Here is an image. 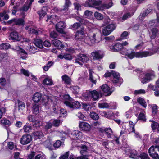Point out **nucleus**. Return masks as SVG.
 <instances>
[{
  "label": "nucleus",
  "mask_w": 159,
  "mask_h": 159,
  "mask_svg": "<svg viewBox=\"0 0 159 159\" xmlns=\"http://www.w3.org/2000/svg\"><path fill=\"white\" fill-rule=\"evenodd\" d=\"M125 48H123L121 50V54L127 56L129 58L131 59L134 58V57L137 58L146 57L153 54L156 52V50L155 49L141 52H135L131 49L127 50V51H125Z\"/></svg>",
  "instance_id": "f257e3e1"
},
{
  "label": "nucleus",
  "mask_w": 159,
  "mask_h": 159,
  "mask_svg": "<svg viewBox=\"0 0 159 159\" xmlns=\"http://www.w3.org/2000/svg\"><path fill=\"white\" fill-rule=\"evenodd\" d=\"M100 33L99 30L96 28L91 29L88 34V39L92 44L98 42L100 40Z\"/></svg>",
  "instance_id": "f03ea898"
},
{
  "label": "nucleus",
  "mask_w": 159,
  "mask_h": 159,
  "mask_svg": "<svg viewBox=\"0 0 159 159\" xmlns=\"http://www.w3.org/2000/svg\"><path fill=\"white\" fill-rule=\"evenodd\" d=\"M101 96V92H97L95 90L85 93L83 95L84 99L86 101H89L92 98L93 100H97Z\"/></svg>",
  "instance_id": "7ed1b4c3"
},
{
  "label": "nucleus",
  "mask_w": 159,
  "mask_h": 159,
  "mask_svg": "<svg viewBox=\"0 0 159 159\" xmlns=\"http://www.w3.org/2000/svg\"><path fill=\"white\" fill-rule=\"evenodd\" d=\"M101 1L95 0H88L85 3V6L89 7H93L99 11L104 10V7H102Z\"/></svg>",
  "instance_id": "20e7f679"
},
{
  "label": "nucleus",
  "mask_w": 159,
  "mask_h": 159,
  "mask_svg": "<svg viewBox=\"0 0 159 159\" xmlns=\"http://www.w3.org/2000/svg\"><path fill=\"white\" fill-rule=\"evenodd\" d=\"M148 153L152 158L159 159V146H151L148 149Z\"/></svg>",
  "instance_id": "39448f33"
},
{
  "label": "nucleus",
  "mask_w": 159,
  "mask_h": 159,
  "mask_svg": "<svg viewBox=\"0 0 159 159\" xmlns=\"http://www.w3.org/2000/svg\"><path fill=\"white\" fill-rule=\"evenodd\" d=\"M89 58L86 55L83 54H79L76 58L75 63L82 66L83 63L86 62L89 60Z\"/></svg>",
  "instance_id": "423d86ee"
},
{
  "label": "nucleus",
  "mask_w": 159,
  "mask_h": 159,
  "mask_svg": "<svg viewBox=\"0 0 159 159\" xmlns=\"http://www.w3.org/2000/svg\"><path fill=\"white\" fill-rule=\"evenodd\" d=\"M112 75L113 77L112 80V83L117 86H120L123 82V79L120 77L118 73L114 72Z\"/></svg>",
  "instance_id": "0eeeda50"
},
{
  "label": "nucleus",
  "mask_w": 159,
  "mask_h": 159,
  "mask_svg": "<svg viewBox=\"0 0 159 159\" xmlns=\"http://www.w3.org/2000/svg\"><path fill=\"white\" fill-rule=\"evenodd\" d=\"M155 77V72L153 71H151L145 75V77L142 79L141 82L143 84L146 83L153 79Z\"/></svg>",
  "instance_id": "6e6552de"
},
{
  "label": "nucleus",
  "mask_w": 159,
  "mask_h": 159,
  "mask_svg": "<svg viewBox=\"0 0 159 159\" xmlns=\"http://www.w3.org/2000/svg\"><path fill=\"white\" fill-rule=\"evenodd\" d=\"M42 102L43 104L46 107V108L48 109L51 105L54 106V104L52 100L49 98V97L46 95H44L42 98Z\"/></svg>",
  "instance_id": "1a4fd4ad"
},
{
  "label": "nucleus",
  "mask_w": 159,
  "mask_h": 159,
  "mask_svg": "<svg viewBox=\"0 0 159 159\" xmlns=\"http://www.w3.org/2000/svg\"><path fill=\"white\" fill-rule=\"evenodd\" d=\"M79 126L80 128L84 131L89 132L91 129V125L85 122H79Z\"/></svg>",
  "instance_id": "9d476101"
},
{
  "label": "nucleus",
  "mask_w": 159,
  "mask_h": 159,
  "mask_svg": "<svg viewBox=\"0 0 159 159\" xmlns=\"http://www.w3.org/2000/svg\"><path fill=\"white\" fill-rule=\"evenodd\" d=\"M9 38V40H12L15 41H16L21 40L22 39V37L17 32L14 31L10 33Z\"/></svg>",
  "instance_id": "9b49d317"
},
{
  "label": "nucleus",
  "mask_w": 159,
  "mask_h": 159,
  "mask_svg": "<svg viewBox=\"0 0 159 159\" xmlns=\"http://www.w3.org/2000/svg\"><path fill=\"white\" fill-rule=\"evenodd\" d=\"M64 103L66 106L69 107L74 109L79 108L81 106L80 103L79 102L76 101L73 102L65 101Z\"/></svg>",
  "instance_id": "f8f14e48"
},
{
  "label": "nucleus",
  "mask_w": 159,
  "mask_h": 159,
  "mask_svg": "<svg viewBox=\"0 0 159 159\" xmlns=\"http://www.w3.org/2000/svg\"><path fill=\"white\" fill-rule=\"evenodd\" d=\"M31 140L32 137L30 135L25 134L21 138L20 142L23 145H26L29 143Z\"/></svg>",
  "instance_id": "ddd939ff"
},
{
  "label": "nucleus",
  "mask_w": 159,
  "mask_h": 159,
  "mask_svg": "<svg viewBox=\"0 0 159 159\" xmlns=\"http://www.w3.org/2000/svg\"><path fill=\"white\" fill-rule=\"evenodd\" d=\"M26 30H28V32L29 33L32 34L37 35L42 33L43 30L41 29H35L33 28H29V26H27L25 27Z\"/></svg>",
  "instance_id": "4468645a"
},
{
  "label": "nucleus",
  "mask_w": 159,
  "mask_h": 159,
  "mask_svg": "<svg viewBox=\"0 0 159 159\" xmlns=\"http://www.w3.org/2000/svg\"><path fill=\"white\" fill-rule=\"evenodd\" d=\"M65 24V23L62 21L57 23L56 25V29L57 31L60 33H64V29L66 27Z\"/></svg>",
  "instance_id": "2eb2a0df"
},
{
  "label": "nucleus",
  "mask_w": 159,
  "mask_h": 159,
  "mask_svg": "<svg viewBox=\"0 0 159 159\" xmlns=\"http://www.w3.org/2000/svg\"><path fill=\"white\" fill-rule=\"evenodd\" d=\"M123 48H125L123 47V45L120 43H117L114 45H111L110 47V49L113 52H117L119 51H121Z\"/></svg>",
  "instance_id": "dca6fc26"
},
{
  "label": "nucleus",
  "mask_w": 159,
  "mask_h": 159,
  "mask_svg": "<svg viewBox=\"0 0 159 159\" xmlns=\"http://www.w3.org/2000/svg\"><path fill=\"white\" fill-rule=\"evenodd\" d=\"M71 135H70V137H72L73 138L75 139H81L82 137V133L78 130H74L71 133Z\"/></svg>",
  "instance_id": "f3484780"
},
{
  "label": "nucleus",
  "mask_w": 159,
  "mask_h": 159,
  "mask_svg": "<svg viewBox=\"0 0 159 159\" xmlns=\"http://www.w3.org/2000/svg\"><path fill=\"white\" fill-rule=\"evenodd\" d=\"M125 151L126 153L129 157L133 158L136 157L137 152L135 150L128 148Z\"/></svg>",
  "instance_id": "a211bd4d"
},
{
  "label": "nucleus",
  "mask_w": 159,
  "mask_h": 159,
  "mask_svg": "<svg viewBox=\"0 0 159 159\" xmlns=\"http://www.w3.org/2000/svg\"><path fill=\"white\" fill-rule=\"evenodd\" d=\"M91 55L94 57L93 59H102L104 56L103 52L100 51H97L92 53Z\"/></svg>",
  "instance_id": "6ab92c4d"
},
{
  "label": "nucleus",
  "mask_w": 159,
  "mask_h": 159,
  "mask_svg": "<svg viewBox=\"0 0 159 159\" xmlns=\"http://www.w3.org/2000/svg\"><path fill=\"white\" fill-rule=\"evenodd\" d=\"M52 43L58 49H61L64 48V45L60 40L55 39L52 41Z\"/></svg>",
  "instance_id": "aec40b11"
},
{
  "label": "nucleus",
  "mask_w": 159,
  "mask_h": 159,
  "mask_svg": "<svg viewBox=\"0 0 159 159\" xmlns=\"http://www.w3.org/2000/svg\"><path fill=\"white\" fill-rule=\"evenodd\" d=\"M34 1V0H27L21 10L23 11H26L30 8Z\"/></svg>",
  "instance_id": "412c9836"
},
{
  "label": "nucleus",
  "mask_w": 159,
  "mask_h": 159,
  "mask_svg": "<svg viewBox=\"0 0 159 159\" xmlns=\"http://www.w3.org/2000/svg\"><path fill=\"white\" fill-rule=\"evenodd\" d=\"M33 43L37 47L40 48L42 49L43 48V41L40 39L37 38L34 39Z\"/></svg>",
  "instance_id": "4be33fe9"
},
{
  "label": "nucleus",
  "mask_w": 159,
  "mask_h": 159,
  "mask_svg": "<svg viewBox=\"0 0 159 159\" xmlns=\"http://www.w3.org/2000/svg\"><path fill=\"white\" fill-rule=\"evenodd\" d=\"M41 98L42 95L41 93L39 92H37L34 94L32 98V99L34 102L38 103L39 102Z\"/></svg>",
  "instance_id": "5701e85b"
},
{
  "label": "nucleus",
  "mask_w": 159,
  "mask_h": 159,
  "mask_svg": "<svg viewBox=\"0 0 159 159\" xmlns=\"http://www.w3.org/2000/svg\"><path fill=\"white\" fill-rule=\"evenodd\" d=\"M84 36V33L82 30L77 31L75 34V38L76 39H83Z\"/></svg>",
  "instance_id": "b1692460"
},
{
  "label": "nucleus",
  "mask_w": 159,
  "mask_h": 159,
  "mask_svg": "<svg viewBox=\"0 0 159 159\" xmlns=\"http://www.w3.org/2000/svg\"><path fill=\"white\" fill-rule=\"evenodd\" d=\"M101 89L104 92L108 93V95H110L112 93L110 87L106 84L103 85L101 87Z\"/></svg>",
  "instance_id": "393cba45"
},
{
  "label": "nucleus",
  "mask_w": 159,
  "mask_h": 159,
  "mask_svg": "<svg viewBox=\"0 0 159 159\" xmlns=\"http://www.w3.org/2000/svg\"><path fill=\"white\" fill-rule=\"evenodd\" d=\"M152 11V10L150 9H147L143 13H141L139 16V18L140 20H143V18L147 16L148 14L150 13Z\"/></svg>",
  "instance_id": "a878e982"
},
{
  "label": "nucleus",
  "mask_w": 159,
  "mask_h": 159,
  "mask_svg": "<svg viewBox=\"0 0 159 159\" xmlns=\"http://www.w3.org/2000/svg\"><path fill=\"white\" fill-rule=\"evenodd\" d=\"M43 83L44 85H51L53 84L52 80L49 77H47L43 80Z\"/></svg>",
  "instance_id": "bb28decb"
},
{
  "label": "nucleus",
  "mask_w": 159,
  "mask_h": 159,
  "mask_svg": "<svg viewBox=\"0 0 159 159\" xmlns=\"http://www.w3.org/2000/svg\"><path fill=\"white\" fill-rule=\"evenodd\" d=\"M58 19V17L55 15H52L50 16H48V18L46 20L47 22H51L53 23V21H57Z\"/></svg>",
  "instance_id": "cd10ccee"
},
{
  "label": "nucleus",
  "mask_w": 159,
  "mask_h": 159,
  "mask_svg": "<svg viewBox=\"0 0 159 159\" xmlns=\"http://www.w3.org/2000/svg\"><path fill=\"white\" fill-rule=\"evenodd\" d=\"M14 24L19 25L23 26L25 25V21L22 18H15Z\"/></svg>",
  "instance_id": "c85d7f7f"
},
{
  "label": "nucleus",
  "mask_w": 159,
  "mask_h": 159,
  "mask_svg": "<svg viewBox=\"0 0 159 159\" xmlns=\"http://www.w3.org/2000/svg\"><path fill=\"white\" fill-rule=\"evenodd\" d=\"M71 5V3L69 0H66L65 2L62 11H66L68 10V7Z\"/></svg>",
  "instance_id": "c756f323"
},
{
  "label": "nucleus",
  "mask_w": 159,
  "mask_h": 159,
  "mask_svg": "<svg viewBox=\"0 0 159 159\" xmlns=\"http://www.w3.org/2000/svg\"><path fill=\"white\" fill-rule=\"evenodd\" d=\"M158 32V30L156 28H153L151 30V31L150 33V36L151 39H154L155 38Z\"/></svg>",
  "instance_id": "7c9ffc66"
},
{
  "label": "nucleus",
  "mask_w": 159,
  "mask_h": 159,
  "mask_svg": "<svg viewBox=\"0 0 159 159\" xmlns=\"http://www.w3.org/2000/svg\"><path fill=\"white\" fill-rule=\"evenodd\" d=\"M77 147L78 148V149L80 150V153L82 155L87 150L86 146L84 145L81 144Z\"/></svg>",
  "instance_id": "2f4dec72"
},
{
  "label": "nucleus",
  "mask_w": 159,
  "mask_h": 159,
  "mask_svg": "<svg viewBox=\"0 0 159 159\" xmlns=\"http://www.w3.org/2000/svg\"><path fill=\"white\" fill-rule=\"evenodd\" d=\"M33 136H34L35 139H40L41 137L43 136V134L42 132L40 131H36L34 132L33 133Z\"/></svg>",
  "instance_id": "473e14b6"
},
{
  "label": "nucleus",
  "mask_w": 159,
  "mask_h": 159,
  "mask_svg": "<svg viewBox=\"0 0 159 159\" xmlns=\"http://www.w3.org/2000/svg\"><path fill=\"white\" fill-rule=\"evenodd\" d=\"M137 102H138L144 108H146L147 104L145 101L142 98L139 97L137 99Z\"/></svg>",
  "instance_id": "72a5a7b5"
},
{
  "label": "nucleus",
  "mask_w": 159,
  "mask_h": 159,
  "mask_svg": "<svg viewBox=\"0 0 159 159\" xmlns=\"http://www.w3.org/2000/svg\"><path fill=\"white\" fill-rule=\"evenodd\" d=\"M18 109L20 111H22L25 108V105L22 102L19 101H18Z\"/></svg>",
  "instance_id": "f704fd0d"
},
{
  "label": "nucleus",
  "mask_w": 159,
  "mask_h": 159,
  "mask_svg": "<svg viewBox=\"0 0 159 159\" xmlns=\"http://www.w3.org/2000/svg\"><path fill=\"white\" fill-rule=\"evenodd\" d=\"M62 78V80L67 84H70V83L71 79L67 75H63Z\"/></svg>",
  "instance_id": "c9c22d12"
},
{
  "label": "nucleus",
  "mask_w": 159,
  "mask_h": 159,
  "mask_svg": "<svg viewBox=\"0 0 159 159\" xmlns=\"http://www.w3.org/2000/svg\"><path fill=\"white\" fill-rule=\"evenodd\" d=\"M39 105L37 104L33 105L32 108V112L35 114H37L39 112Z\"/></svg>",
  "instance_id": "e433bc0d"
},
{
  "label": "nucleus",
  "mask_w": 159,
  "mask_h": 159,
  "mask_svg": "<svg viewBox=\"0 0 159 159\" xmlns=\"http://www.w3.org/2000/svg\"><path fill=\"white\" fill-rule=\"evenodd\" d=\"M133 12H127L124 14L122 16V19L123 20H126L128 18L131 17L134 14Z\"/></svg>",
  "instance_id": "4c0bfd02"
},
{
  "label": "nucleus",
  "mask_w": 159,
  "mask_h": 159,
  "mask_svg": "<svg viewBox=\"0 0 159 159\" xmlns=\"http://www.w3.org/2000/svg\"><path fill=\"white\" fill-rule=\"evenodd\" d=\"M24 131L25 132H29L32 129V127L29 123H26V124L24 126L23 128Z\"/></svg>",
  "instance_id": "58836bf2"
},
{
  "label": "nucleus",
  "mask_w": 159,
  "mask_h": 159,
  "mask_svg": "<svg viewBox=\"0 0 159 159\" xmlns=\"http://www.w3.org/2000/svg\"><path fill=\"white\" fill-rule=\"evenodd\" d=\"M101 114L103 116H104L107 118H110L113 115V113L111 111H109L107 112H102Z\"/></svg>",
  "instance_id": "ea45409f"
},
{
  "label": "nucleus",
  "mask_w": 159,
  "mask_h": 159,
  "mask_svg": "<svg viewBox=\"0 0 159 159\" xmlns=\"http://www.w3.org/2000/svg\"><path fill=\"white\" fill-rule=\"evenodd\" d=\"M116 25L114 23H112L106 26L107 28L111 32H112L116 28Z\"/></svg>",
  "instance_id": "a19ab883"
},
{
  "label": "nucleus",
  "mask_w": 159,
  "mask_h": 159,
  "mask_svg": "<svg viewBox=\"0 0 159 159\" xmlns=\"http://www.w3.org/2000/svg\"><path fill=\"white\" fill-rule=\"evenodd\" d=\"M151 107L152 109V112L153 114H156L157 112L158 107L155 104H153L151 105Z\"/></svg>",
  "instance_id": "79ce46f5"
},
{
  "label": "nucleus",
  "mask_w": 159,
  "mask_h": 159,
  "mask_svg": "<svg viewBox=\"0 0 159 159\" xmlns=\"http://www.w3.org/2000/svg\"><path fill=\"white\" fill-rule=\"evenodd\" d=\"M107 2L102 5V7H104V9H108L110 8L112 6V3L111 0H108Z\"/></svg>",
  "instance_id": "37998d69"
},
{
  "label": "nucleus",
  "mask_w": 159,
  "mask_h": 159,
  "mask_svg": "<svg viewBox=\"0 0 159 159\" xmlns=\"http://www.w3.org/2000/svg\"><path fill=\"white\" fill-rule=\"evenodd\" d=\"M102 32L103 34L104 35H108L111 33L110 31L107 28L106 26L102 29Z\"/></svg>",
  "instance_id": "c03bdc74"
},
{
  "label": "nucleus",
  "mask_w": 159,
  "mask_h": 159,
  "mask_svg": "<svg viewBox=\"0 0 159 159\" xmlns=\"http://www.w3.org/2000/svg\"><path fill=\"white\" fill-rule=\"evenodd\" d=\"M89 71L90 76L89 78V80L93 83L95 84L96 81V80L93 79V76L92 75V74L93 73V72L91 70H89Z\"/></svg>",
  "instance_id": "a18cd8bd"
},
{
  "label": "nucleus",
  "mask_w": 159,
  "mask_h": 159,
  "mask_svg": "<svg viewBox=\"0 0 159 159\" xmlns=\"http://www.w3.org/2000/svg\"><path fill=\"white\" fill-rule=\"evenodd\" d=\"M145 93L146 91L145 90L140 89L135 90L134 92V95H137L141 94H144Z\"/></svg>",
  "instance_id": "49530a36"
},
{
  "label": "nucleus",
  "mask_w": 159,
  "mask_h": 159,
  "mask_svg": "<svg viewBox=\"0 0 159 159\" xmlns=\"http://www.w3.org/2000/svg\"><path fill=\"white\" fill-rule=\"evenodd\" d=\"M105 132L108 138H110L112 134L111 129L109 128H106L105 129Z\"/></svg>",
  "instance_id": "de8ad7c7"
},
{
  "label": "nucleus",
  "mask_w": 159,
  "mask_h": 159,
  "mask_svg": "<svg viewBox=\"0 0 159 159\" xmlns=\"http://www.w3.org/2000/svg\"><path fill=\"white\" fill-rule=\"evenodd\" d=\"M90 115L91 118L94 120H98L99 118V116L97 113L94 112H91Z\"/></svg>",
  "instance_id": "09e8293b"
},
{
  "label": "nucleus",
  "mask_w": 159,
  "mask_h": 159,
  "mask_svg": "<svg viewBox=\"0 0 159 159\" xmlns=\"http://www.w3.org/2000/svg\"><path fill=\"white\" fill-rule=\"evenodd\" d=\"M69 158L70 159H88V158L85 156L75 157L72 154L70 155Z\"/></svg>",
  "instance_id": "8fccbe9b"
},
{
  "label": "nucleus",
  "mask_w": 159,
  "mask_h": 159,
  "mask_svg": "<svg viewBox=\"0 0 159 159\" xmlns=\"http://www.w3.org/2000/svg\"><path fill=\"white\" fill-rule=\"evenodd\" d=\"M94 16L97 19L99 20H101L103 18V16L101 14L97 12H96L94 13Z\"/></svg>",
  "instance_id": "3c124183"
},
{
  "label": "nucleus",
  "mask_w": 159,
  "mask_h": 159,
  "mask_svg": "<svg viewBox=\"0 0 159 159\" xmlns=\"http://www.w3.org/2000/svg\"><path fill=\"white\" fill-rule=\"evenodd\" d=\"M10 45L8 43H3L1 44L0 47L1 49L5 50H7L10 48Z\"/></svg>",
  "instance_id": "603ef678"
},
{
  "label": "nucleus",
  "mask_w": 159,
  "mask_h": 159,
  "mask_svg": "<svg viewBox=\"0 0 159 159\" xmlns=\"http://www.w3.org/2000/svg\"><path fill=\"white\" fill-rule=\"evenodd\" d=\"M45 9L46 8L45 7H43L40 11L38 12V14H39L41 17H44L46 15V13Z\"/></svg>",
  "instance_id": "864d4df0"
},
{
  "label": "nucleus",
  "mask_w": 159,
  "mask_h": 159,
  "mask_svg": "<svg viewBox=\"0 0 159 159\" xmlns=\"http://www.w3.org/2000/svg\"><path fill=\"white\" fill-rule=\"evenodd\" d=\"M138 119L139 120H141L145 122L146 121V119L145 114L141 112L139 115Z\"/></svg>",
  "instance_id": "5fc2aeb1"
},
{
  "label": "nucleus",
  "mask_w": 159,
  "mask_h": 159,
  "mask_svg": "<svg viewBox=\"0 0 159 159\" xmlns=\"http://www.w3.org/2000/svg\"><path fill=\"white\" fill-rule=\"evenodd\" d=\"M130 128L129 129V131L131 132H134V124L133 122L131 121L129 122Z\"/></svg>",
  "instance_id": "6e6d98bb"
},
{
  "label": "nucleus",
  "mask_w": 159,
  "mask_h": 159,
  "mask_svg": "<svg viewBox=\"0 0 159 159\" xmlns=\"http://www.w3.org/2000/svg\"><path fill=\"white\" fill-rule=\"evenodd\" d=\"M60 116H63V117H65L66 116L67 112L64 109H61L60 111Z\"/></svg>",
  "instance_id": "4d7b16f0"
},
{
  "label": "nucleus",
  "mask_w": 159,
  "mask_h": 159,
  "mask_svg": "<svg viewBox=\"0 0 159 159\" xmlns=\"http://www.w3.org/2000/svg\"><path fill=\"white\" fill-rule=\"evenodd\" d=\"M71 89L75 94H77L79 90V88L77 86H74L71 87Z\"/></svg>",
  "instance_id": "13d9d810"
},
{
  "label": "nucleus",
  "mask_w": 159,
  "mask_h": 159,
  "mask_svg": "<svg viewBox=\"0 0 159 159\" xmlns=\"http://www.w3.org/2000/svg\"><path fill=\"white\" fill-rule=\"evenodd\" d=\"M151 127L152 130H154L156 129H157L158 130V128L159 127V125L157 123L153 122L151 125Z\"/></svg>",
  "instance_id": "bf43d9fd"
},
{
  "label": "nucleus",
  "mask_w": 159,
  "mask_h": 159,
  "mask_svg": "<svg viewBox=\"0 0 159 159\" xmlns=\"http://www.w3.org/2000/svg\"><path fill=\"white\" fill-rule=\"evenodd\" d=\"M98 107L101 108H107L109 107L108 104L107 103H99L98 104Z\"/></svg>",
  "instance_id": "052dcab7"
},
{
  "label": "nucleus",
  "mask_w": 159,
  "mask_h": 159,
  "mask_svg": "<svg viewBox=\"0 0 159 159\" xmlns=\"http://www.w3.org/2000/svg\"><path fill=\"white\" fill-rule=\"evenodd\" d=\"M1 123L4 125H9L11 124V122L6 119H3L1 121Z\"/></svg>",
  "instance_id": "680f3d73"
},
{
  "label": "nucleus",
  "mask_w": 159,
  "mask_h": 159,
  "mask_svg": "<svg viewBox=\"0 0 159 159\" xmlns=\"http://www.w3.org/2000/svg\"><path fill=\"white\" fill-rule=\"evenodd\" d=\"M80 26V24L79 23H75L73 25L71 26L73 29L75 30L78 29Z\"/></svg>",
  "instance_id": "e2e57ef3"
},
{
  "label": "nucleus",
  "mask_w": 159,
  "mask_h": 159,
  "mask_svg": "<svg viewBox=\"0 0 159 159\" xmlns=\"http://www.w3.org/2000/svg\"><path fill=\"white\" fill-rule=\"evenodd\" d=\"M33 123V126L36 128L39 127L42 124L41 122L36 120Z\"/></svg>",
  "instance_id": "0e129e2a"
},
{
  "label": "nucleus",
  "mask_w": 159,
  "mask_h": 159,
  "mask_svg": "<svg viewBox=\"0 0 159 159\" xmlns=\"http://www.w3.org/2000/svg\"><path fill=\"white\" fill-rule=\"evenodd\" d=\"M35 159H46V156L43 154H39L37 155L35 157Z\"/></svg>",
  "instance_id": "69168bd1"
},
{
  "label": "nucleus",
  "mask_w": 159,
  "mask_h": 159,
  "mask_svg": "<svg viewBox=\"0 0 159 159\" xmlns=\"http://www.w3.org/2000/svg\"><path fill=\"white\" fill-rule=\"evenodd\" d=\"M61 142L60 140H57L54 144L53 146L55 148H58L61 146Z\"/></svg>",
  "instance_id": "338daca9"
},
{
  "label": "nucleus",
  "mask_w": 159,
  "mask_h": 159,
  "mask_svg": "<svg viewBox=\"0 0 159 159\" xmlns=\"http://www.w3.org/2000/svg\"><path fill=\"white\" fill-rule=\"evenodd\" d=\"M61 123L60 120H59L56 119L54 120L53 122V125L56 127L58 126Z\"/></svg>",
  "instance_id": "774afa93"
}]
</instances>
